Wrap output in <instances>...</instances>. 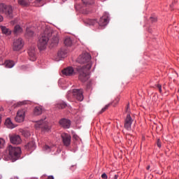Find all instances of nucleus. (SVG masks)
<instances>
[{
  "label": "nucleus",
  "instance_id": "obj_1",
  "mask_svg": "<svg viewBox=\"0 0 179 179\" xmlns=\"http://www.w3.org/2000/svg\"><path fill=\"white\" fill-rule=\"evenodd\" d=\"M92 59V56L88 52L83 53L81 55L78 57L77 59V62L78 64H87L84 66H78L76 69L79 73L78 79L83 83L86 82L89 80V71L92 68V62H90Z\"/></svg>",
  "mask_w": 179,
  "mask_h": 179
},
{
  "label": "nucleus",
  "instance_id": "obj_2",
  "mask_svg": "<svg viewBox=\"0 0 179 179\" xmlns=\"http://www.w3.org/2000/svg\"><path fill=\"white\" fill-rule=\"evenodd\" d=\"M39 29H41L43 33L41 34L38 42V48L40 51H43V50L47 48V45H48L50 38L52 36V30L50 29V27L45 26L44 22L42 23V27H39Z\"/></svg>",
  "mask_w": 179,
  "mask_h": 179
},
{
  "label": "nucleus",
  "instance_id": "obj_3",
  "mask_svg": "<svg viewBox=\"0 0 179 179\" xmlns=\"http://www.w3.org/2000/svg\"><path fill=\"white\" fill-rule=\"evenodd\" d=\"M7 150L10 157L13 159V160H17V159L20 157V154L22 153V149H20V148L9 145L7 148Z\"/></svg>",
  "mask_w": 179,
  "mask_h": 179
},
{
  "label": "nucleus",
  "instance_id": "obj_4",
  "mask_svg": "<svg viewBox=\"0 0 179 179\" xmlns=\"http://www.w3.org/2000/svg\"><path fill=\"white\" fill-rule=\"evenodd\" d=\"M0 13L6 15V17L12 19L13 17V8L10 6L0 3Z\"/></svg>",
  "mask_w": 179,
  "mask_h": 179
},
{
  "label": "nucleus",
  "instance_id": "obj_5",
  "mask_svg": "<svg viewBox=\"0 0 179 179\" xmlns=\"http://www.w3.org/2000/svg\"><path fill=\"white\" fill-rule=\"evenodd\" d=\"M46 117H44V119H41V120L36 122L35 124L36 128H41L43 131H50V127L48 126V123L47 122Z\"/></svg>",
  "mask_w": 179,
  "mask_h": 179
},
{
  "label": "nucleus",
  "instance_id": "obj_6",
  "mask_svg": "<svg viewBox=\"0 0 179 179\" xmlns=\"http://www.w3.org/2000/svg\"><path fill=\"white\" fill-rule=\"evenodd\" d=\"M24 45V43L23 42V40L21 38L15 39L14 40L13 44V51H20V50L23 48Z\"/></svg>",
  "mask_w": 179,
  "mask_h": 179
},
{
  "label": "nucleus",
  "instance_id": "obj_7",
  "mask_svg": "<svg viewBox=\"0 0 179 179\" xmlns=\"http://www.w3.org/2000/svg\"><path fill=\"white\" fill-rule=\"evenodd\" d=\"M108 20H109L108 13H104L103 15L100 18L99 22H98V24H99V26H101V27L104 26H107V24H108Z\"/></svg>",
  "mask_w": 179,
  "mask_h": 179
},
{
  "label": "nucleus",
  "instance_id": "obj_8",
  "mask_svg": "<svg viewBox=\"0 0 179 179\" xmlns=\"http://www.w3.org/2000/svg\"><path fill=\"white\" fill-rule=\"evenodd\" d=\"M132 122H134V120H132V117H131V115L127 114L125 120H124V127L127 131H131Z\"/></svg>",
  "mask_w": 179,
  "mask_h": 179
},
{
  "label": "nucleus",
  "instance_id": "obj_9",
  "mask_svg": "<svg viewBox=\"0 0 179 179\" xmlns=\"http://www.w3.org/2000/svg\"><path fill=\"white\" fill-rule=\"evenodd\" d=\"M73 97L78 101L83 100V90H73Z\"/></svg>",
  "mask_w": 179,
  "mask_h": 179
},
{
  "label": "nucleus",
  "instance_id": "obj_10",
  "mask_svg": "<svg viewBox=\"0 0 179 179\" xmlns=\"http://www.w3.org/2000/svg\"><path fill=\"white\" fill-rule=\"evenodd\" d=\"M24 110L22 109L18 110L17 113V115L15 117V121H16V122H23V121H24Z\"/></svg>",
  "mask_w": 179,
  "mask_h": 179
},
{
  "label": "nucleus",
  "instance_id": "obj_11",
  "mask_svg": "<svg viewBox=\"0 0 179 179\" xmlns=\"http://www.w3.org/2000/svg\"><path fill=\"white\" fill-rule=\"evenodd\" d=\"M61 136L64 146H69L71 145V135L64 133L61 135Z\"/></svg>",
  "mask_w": 179,
  "mask_h": 179
},
{
  "label": "nucleus",
  "instance_id": "obj_12",
  "mask_svg": "<svg viewBox=\"0 0 179 179\" xmlns=\"http://www.w3.org/2000/svg\"><path fill=\"white\" fill-rule=\"evenodd\" d=\"M28 55L29 57L30 61L34 62L36 59V46L33 45L28 50Z\"/></svg>",
  "mask_w": 179,
  "mask_h": 179
},
{
  "label": "nucleus",
  "instance_id": "obj_13",
  "mask_svg": "<svg viewBox=\"0 0 179 179\" xmlns=\"http://www.w3.org/2000/svg\"><path fill=\"white\" fill-rule=\"evenodd\" d=\"M10 141L11 143H13L14 145H19L20 142H22V138H20V136L13 134L11 136H9Z\"/></svg>",
  "mask_w": 179,
  "mask_h": 179
},
{
  "label": "nucleus",
  "instance_id": "obj_14",
  "mask_svg": "<svg viewBox=\"0 0 179 179\" xmlns=\"http://www.w3.org/2000/svg\"><path fill=\"white\" fill-rule=\"evenodd\" d=\"M62 72L63 75H65L66 76H72V75H75V73H76L75 69H73V67L72 66H69L64 69Z\"/></svg>",
  "mask_w": 179,
  "mask_h": 179
},
{
  "label": "nucleus",
  "instance_id": "obj_15",
  "mask_svg": "<svg viewBox=\"0 0 179 179\" xmlns=\"http://www.w3.org/2000/svg\"><path fill=\"white\" fill-rule=\"evenodd\" d=\"M52 35L53 36L50 40V43L52 47H55V45H57L58 43H59V36H58V34L52 32Z\"/></svg>",
  "mask_w": 179,
  "mask_h": 179
},
{
  "label": "nucleus",
  "instance_id": "obj_16",
  "mask_svg": "<svg viewBox=\"0 0 179 179\" xmlns=\"http://www.w3.org/2000/svg\"><path fill=\"white\" fill-rule=\"evenodd\" d=\"M59 124L62 128H64L65 129H68L71 127V120L68 119H62L59 121Z\"/></svg>",
  "mask_w": 179,
  "mask_h": 179
},
{
  "label": "nucleus",
  "instance_id": "obj_17",
  "mask_svg": "<svg viewBox=\"0 0 179 179\" xmlns=\"http://www.w3.org/2000/svg\"><path fill=\"white\" fill-rule=\"evenodd\" d=\"M43 111H44L43 106H36L34 110V115H41V114H43Z\"/></svg>",
  "mask_w": 179,
  "mask_h": 179
},
{
  "label": "nucleus",
  "instance_id": "obj_18",
  "mask_svg": "<svg viewBox=\"0 0 179 179\" xmlns=\"http://www.w3.org/2000/svg\"><path fill=\"white\" fill-rule=\"evenodd\" d=\"M27 150H34L36 149V143L34 141H30L25 145Z\"/></svg>",
  "mask_w": 179,
  "mask_h": 179
},
{
  "label": "nucleus",
  "instance_id": "obj_19",
  "mask_svg": "<svg viewBox=\"0 0 179 179\" xmlns=\"http://www.w3.org/2000/svg\"><path fill=\"white\" fill-rule=\"evenodd\" d=\"M5 125L7 127V128H9L10 129H13V128H15L16 126L13 124L12 122V120H10V118H7L5 122Z\"/></svg>",
  "mask_w": 179,
  "mask_h": 179
},
{
  "label": "nucleus",
  "instance_id": "obj_20",
  "mask_svg": "<svg viewBox=\"0 0 179 179\" xmlns=\"http://www.w3.org/2000/svg\"><path fill=\"white\" fill-rule=\"evenodd\" d=\"M66 54H68V51H66V50L61 49L57 52V57L59 58H65V57H66Z\"/></svg>",
  "mask_w": 179,
  "mask_h": 179
},
{
  "label": "nucleus",
  "instance_id": "obj_21",
  "mask_svg": "<svg viewBox=\"0 0 179 179\" xmlns=\"http://www.w3.org/2000/svg\"><path fill=\"white\" fill-rule=\"evenodd\" d=\"M84 22L85 24H89V26H94V24H97V20L92 19L85 20H84Z\"/></svg>",
  "mask_w": 179,
  "mask_h": 179
},
{
  "label": "nucleus",
  "instance_id": "obj_22",
  "mask_svg": "<svg viewBox=\"0 0 179 179\" xmlns=\"http://www.w3.org/2000/svg\"><path fill=\"white\" fill-rule=\"evenodd\" d=\"M6 68H13L15 66V62L6 60L4 63Z\"/></svg>",
  "mask_w": 179,
  "mask_h": 179
},
{
  "label": "nucleus",
  "instance_id": "obj_23",
  "mask_svg": "<svg viewBox=\"0 0 179 179\" xmlns=\"http://www.w3.org/2000/svg\"><path fill=\"white\" fill-rule=\"evenodd\" d=\"M64 43L66 47H71L72 45V40L69 37H66Z\"/></svg>",
  "mask_w": 179,
  "mask_h": 179
},
{
  "label": "nucleus",
  "instance_id": "obj_24",
  "mask_svg": "<svg viewBox=\"0 0 179 179\" xmlns=\"http://www.w3.org/2000/svg\"><path fill=\"white\" fill-rule=\"evenodd\" d=\"M23 29L19 25H15L14 27V33L15 34H19V33H22Z\"/></svg>",
  "mask_w": 179,
  "mask_h": 179
},
{
  "label": "nucleus",
  "instance_id": "obj_25",
  "mask_svg": "<svg viewBox=\"0 0 179 179\" xmlns=\"http://www.w3.org/2000/svg\"><path fill=\"white\" fill-rule=\"evenodd\" d=\"M26 36L27 37H33L34 36V31L30 28H27Z\"/></svg>",
  "mask_w": 179,
  "mask_h": 179
},
{
  "label": "nucleus",
  "instance_id": "obj_26",
  "mask_svg": "<svg viewBox=\"0 0 179 179\" xmlns=\"http://www.w3.org/2000/svg\"><path fill=\"white\" fill-rule=\"evenodd\" d=\"M1 29L2 33H3V34H7V35L10 34V30H9V29L6 28V27H1Z\"/></svg>",
  "mask_w": 179,
  "mask_h": 179
},
{
  "label": "nucleus",
  "instance_id": "obj_27",
  "mask_svg": "<svg viewBox=\"0 0 179 179\" xmlns=\"http://www.w3.org/2000/svg\"><path fill=\"white\" fill-rule=\"evenodd\" d=\"M57 108H65L66 107V103L62 101L57 104Z\"/></svg>",
  "mask_w": 179,
  "mask_h": 179
},
{
  "label": "nucleus",
  "instance_id": "obj_28",
  "mask_svg": "<svg viewBox=\"0 0 179 179\" xmlns=\"http://www.w3.org/2000/svg\"><path fill=\"white\" fill-rule=\"evenodd\" d=\"M84 5H92L94 3L93 0H82Z\"/></svg>",
  "mask_w": 179,
  "mask_h": 179
},
{
  "label": "nucleus",
  "instance_id": "obj_29",
  "mask_svg": "<svg viewBox=\"0 0 179 179\" xmlns=\"http://www.w3.org/2000/svg\"><path fill=\"white\" fill-rule=\"evenodd\" d=\"M22 135L25 138H29V136H30V131H22Z\"/></svg>",
  "mask_w": 179,
  "mask_h": 179
},
{
  "label": "nucleus",
  "instance_id": "obj_30",
  "mask_svg": "<svg viewBox=\"0 0 179 179\" xmlns=\"http://www.w3.org/2000/svg\"><path fill=\"white\" fill-rule=\"evenodd\" d=\"M18 3L22 6H26V5H27V3L24 0H18Z\"/></svg>",
  "mask_w": 179,
  "mask_h": 179
},
{
  "label": "nucleus",
  "instance_id": "obj_31",
  "mask_svg": "<svg viewBox=\"0 0 179 179\" xmlns=\"http://www.w3.org/2000/svg\"><path fill=\"white\" fill-rule=\"evenodd\" d=\"M43 150H45V152H51V147L46 145L43 147Z\"/></svg>",
  "mask_w": 179,
  "mask_h": 179
},
{
  "label": "nucleus",
  "instance_id": "obj_32",
  "mask_svg": "<svg viewBox=\"0 0 179 179\" xmlns=\"http://www.w3.org/2000/svg\"><path fill=\"white\" fill-rule=\"evenodd\" d=\"M108 107H110V104L106 105V106L103 108L99 112V114H103V113H104V111H106V110H107Z\"/></svg>",
  "mask_w": 179,
  "mask_h": 179
},
{
  "label": "nucleus",
  "instance_id": "obj_33",
  "mask_svg": "<svg viewBox=\"0 0 179 179\" xmlns=\"http://www.w3.org/2000/svg\"><path fill=\"white\" fill-rule=\"evenodd\" d=\"M5 145V140L3 138H0V149H2L3 146Z\"/></svg>",
  "mask_w": 179,
  "mask_h": 179
},
{
  "label": "nucleus",
  "instance_id": "obj_34",
  "mask_svg": "<svg viewBox=\"0 0 179 179\" xmlns=\"http://www.w3.org/2000/svg\"><path fill=\"white\" fill-rule=\"evenodd\" d=\"M150 22H151V23H155L156 22H157V17H150Z\"/></svg>",
  "mask_w": 179,
  "mask_h": 179
},
{
  "label": "nucleus",
  "instance_id": "obj_35",
  "mask_svg": "<svg viewBox=\"0 0 179 179\" xmlns=\"http://www.w3.org/2000/svg\"><path fill=\"white\" fill-rule=\"evenodd\" d=\"M24 104H26V101L18 102V103L16 104V107H20V106H23Z\"/></svg>",
  "mask_w": 179,
  "mask_h": 179
},
{
  "label": "nucleus",
  "instance_id": "obj_36",
  "mask_svg": "<svg viewBox=\"0 0 179 179\" xmlns=\"http://www.w3.org/2000/svg\"><path fill=\"white\" fill-rule=\"evenodd\" d=\"M157 145L158 146V148H162V143L160 142V139L157 140Z\"/></svg>",
  "mask_w": 179,
  "mask_h": 179
},
{
  "label": "nucleus",
  "instance_id": "obj_37",
  "mask_svg": "<svg viewBox=\"0 0 179 179\" xmlns=\"http://www.w3.org/2000/svg\"><path fill=\"white\" fill-rule=\"evenodd\" d=\"M157 87L159 90V93H162V85L160 84H158L157 85Z\"/></svg>",
  "mask_w": 179,
  "mask_h": 179
},
{
  "label": "nucleus",
  "instance_id": "obj_38",
  "mask_svg": "<svg viewBox=\"0 0 179 179\" xmlns=\"http://www.w3.org/2000/svg\"><path fill=\"white\" fill-rule=\"evenodd\" d=\"M101 178L107 179V178H108V177L107 176V174H106V173H103V174L101 175Z\"/></svg>",
  "mask_w": 179,
  "mask_h": 179
},
{
  "label": "nucleus",
  "instance_id": "obj_39",
  "mask_svg": "<svg viewBox=\"0 0 179 179\" xmlns=\"http://www.w3.org/2000/svg\"><path fill=\"white\" fill-rule=\"evenodd\" d=\"M120 101V98H116L115 99V101H113V103H115V104H117V103Z\"/></svg>",
  "mask_w": 179,
  "mask_h": 179
},
{
  "label": "nucleus",
  "instance_id": "obj_40",
  "mask_svg": "<svg viewBox=\"0 0 179 179\" xmlns=\"http://www.w3.org/2000/svg\"><path fill=\"white\" fill-rule=\"evenodd\" d=\"M3 20V17L0 15V22H2Z\"/></svg>",
  "mask_w": 179,
  "mask_h": 179
},
{
  "label": "nucleus",
  "instance_id": "obj_41",
  "mask_svg": "<svg viewBox=\"0 0 179 179\" xmlns=\"http://www.w3.org/2000/svg\"><path fill=\"white\" fill-rule=\"evenodd\" d=\"M48 179H54V176H50L48 177Z\"/></svg>",
  "mask_w": 179,
  "mask_h": 179
},
{
  "label": "nucleus",
  "instance_id": "obj_42",
  "mask_svg": "<svg viewBox=\"0 0 179 179\" xmlns=\"http://www.w3.org/2000/svg\"><path fill=\"white\" fill-rule=\"evenodd\" d=\"M16 23V20L11 21V24H15Z\"/></svg>",
  "mask_w": 179,
  "mask_h": 179
},
{
  "label": "nucleus",
  "instance_id": "obj_43",
  "mask_svg": "<svg viewBox=\"0 0 179 179\" xmlns=\"http://www.w3.org/2000/svg\"><path fill=\"white\" fill-rule=\"evenodd\" d=\"M129 108V105H127V109H126V112L128 113V109Z\"/></svg>",
  "mask_w": 179,
  "mask_h": 179
},
{
  "label": "nucleus",
  "instance_id": "obj_44",
  "mask_svg": "<svg viewBox=\"0 0 179 179\" xmlns=\"http://www.w3.org/2000/svg\"><path fill=\"white\" fill-rule=\"evenodd\" d=\"M114 179H118V175H115Z\"/></svg>",
  "mask_w": 179,
  "mask_h": 179
},
{
  "label": "nucleus",
  "instance_id": "obj_45",
  "mask_svg": "<svg viewBox=\"0 0 179 179\" xmlns=\"http://www.w3.org/2000/svg\"><path fill=\"white\" fill-rule=\"evenodd\" d=\"M150 166H147V170H150Z\"/></svg>",
  "mask_w": 179,
  "mask_h": 179
},
{
  "label": "nucleus",
  "instance_id": "obj_46",
  "mask_svg": "<svg viewBox=\"0 0 179 179\" xmlns=\"http://www.w3.org/2000/svg\"><path fill=\"white\" fill-rule=\"evenodd\" d=\"M37 1V2H41V1H43V0H36Z\"/></svg>",
  "mask_w": 179,
  "mask_h": 179
},
{
  "label": "nucleus",
  "instance_id": "obj_47",
  "mask_svg": "<svg viewBox=\"0 0 179 179\" xmlns=\"http://www.w3.org/2000/svg\"><path fill=\"white\" fill-rule=\"evenodd\" d=\"M1 121H2V119L1 118V116H0V124H1Z\"/></svg>",
  "mask_w": 179,
  "mask_h": 179
},
{
  "label": "nucleus",
  "instance_id": "obj_48",
  "mask_svg": "<svg viewBox=\"0 0 179 179\" xmlns=\"http://www.w3.org/2000/svg\"><path fill=\"white\" fill-rule=\"evenodd\" d=\"M0 179H2V176L1 175H0Z\"/></svg>",
  "mask_w": 179,
  "mask_h": 179
},
{
  "label": "nucleus",
  "instance_id": "obj_49",
  "mask_svg": "<svg viewBox=\"0 0 179 179\" xmlns=\"http://www.w3.org/2000/svg\"><path fill=\"white\" fill-rule=\"evenodd\" d=\"M128 136H129V135H127V138H128Z\"/></svg>",
  "mask_w": 179,
  "mask_h": 179
},
{
  "label": "nucleus",
  "instance_id": "obj_50",
  "mask_svg": "<svg viewBox=\"0 0 179 179\" xmlns=\"http://www.w3.org/2000/svg\"><path fill=\"white\" fill-rule=\"evenodd\" d=\"M87 87H89V85H87Z\"/></svg>",
  "mask_w": 179,
  "mask_h": 179
},
{
  "label": "nucleus",
  "instance_id": "obj_51",
  "mask_svg": "<svg viewBox=\"0 0 179 179\" xmlns=\"http://www.w3.org/2000/svg\"><path fill=\"white\" fill-rule=\"evenodd\" d=\"M63 1H66V0H63Z\"/></svg>",
  "mask_w": 179,
  "mask_h": 179
}]
</instances>
